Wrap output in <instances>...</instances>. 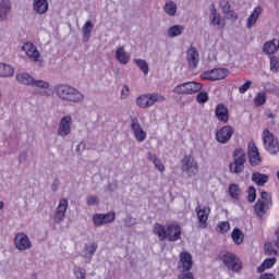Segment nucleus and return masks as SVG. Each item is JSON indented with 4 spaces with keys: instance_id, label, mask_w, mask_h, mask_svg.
<instances>
[{
    "instance_id": "46",
    "label": "nucleus",
    "mask_w": 279,
    "mask_h": 279,
    "mask_svg": "<svg viewBox=\"0 0 279 279\" xmlns=\"http://www.w3.org/2000/svg\"><path fill=\"white\" fill-rule=\"evenodd\" d=\"M260 197L262 199H264V203L266 204V208H269L270 206H272L271 194L269 192L263 191L260 193Z\"/></svg>"
},
{
    "instance_id": "28",
    "label": "nucleus",
    "mask_w": 279,
    "mask_h": 279,
    "mask_svg": "<svg viewBox=\"0 0 279 279\" xmlns=\"http://www.w3.org/2000/svg\"><path fill=\"white\" fill-rule=\"evenodd\" d=\"M252 181L257 184V186H265L269 182V177L260 172H254L252 174Z\"/></svg>"
},
{
    "instance_id": "8",
    "label": "nucleus",
    "mask_w": 279,
    "mask_h": 279,
    "mask_svg": "<svg viewBox=\"0 0 279 279\" xmlns=\"http://www.w3.org/2000/svg\"><path fill=\"white\" fill-rule=\"evenodd\" d=\"M203 85L198 82H185L173 88L174 95H197L202 90Z\"/></svg>"
},
{
    "instance_id": "19",
    "label": "nucleus",
    "mask_w": 279,
    "mask_h": 279,
    "mask_svg": "<svg viewBox=\"0 0 279 279\" xmlns=\"http://www.w3.org/2000/svg\"><path fill=\"white\" fill-rule=\"evenodd\" d=\"M59 136H69L71 134V116H64L58 129Z\"/></svg>"
},
{
    "instance_id": "30",
    "label": "nucleus",
    "mask_w": 279,
    "mask_h": 279,
    "mask_svg": "<svg viewBox=\"0 0 279 279\" xmlns=\"http://www.w3.org/2000/svg\"><path fill=\"white\" fill-rule=\"evenodd\" d=\"M116 59L120 64H128V62H130V53L125 51V48L120 47L116 51Z\"/></svg>"
},
{
    "instance_id": "54",
    "label": "nucleus",
    "mask_w": 279,
    "mask_h": 279,
    "mask_svg": "<svg viewBox=\"0 0 279 279\" xmlns=\"http://www.w3.org/2000/svg\"><path fill=\"white\" fill-rule=\"evenodd\" d=\"M134 223H136V219H134L130 216L124 219V226L126 228H132V226H134Z\"/></svg>"
},
{
    "instance_id": "14",
    "label": "nucleus",
    "mask_w": 279,
    "mask_h": 279,
    "mask_svg": "<svg viewBox=\"0 0 279 279\" xmlns=\"http://www.w3.org/2000/svg\"><path fill=\"white\" fill-rule=\"evenodd\" d=\"M131 130L134 132L135 140L138 143H143L147 138V133L141 126L138 118H131Z\"/></svg>"
},
{
    "instance_id": "18",
    "label": "nucleus",
    "mask_w": 279,
    "mask_h": 279,
    "mask_svg": "<svg viewBox=\"0 0 279 279\" xmlns=\"http://www.w3.org/2000/svg\"><path fill=\"white\" fill-rule=\"evenodd\" d=\"M216 118L221 123H228L230 121V113L228 112V107L223 104H219L216 106L215 110Z\"/></svg>"
},
{
    "instance_id": "39",
    "label": "nucleus",
    "mask_w": 279,
    "mask_h": 279,
    "mask_svg": "<svg viewBox=\"0 0 279 279\" xmlns=\"http://www.w3.org/2000/svg\"><path fill=\"white\" fill-rule=\"evenodd\" d=\"M182 32H184V27L183 26L174 25V26H171L168 29V36L170 38H175V36H180V34H182Z\"/></svg>"
},
{
    "instance_id": "62",
    "label": "nucleus",
    "mask_w": 279,
    "mask_h": 279,
    "mask_svg": "<svg viewBox=\"0 0 279 279\" xmlns=\"http://www.w3.org/2000/svg\"><path fill=\"white\" fill-rule=\"evenodd\" d=\"M38 278V276H36V275H33V279H37Z\"/></svg>"
},
{
    "instance_id": "42",
    "label": "nucleus",
    "mask_w": 279,
    "mask_h": 279,
    "mask_svg": "<svg viewBox=\"0 0 279 279\" xmlns=\"http://www.w3.org/2000/svg\"><path fill=\"white\" fill-rule=\"evenodd\" d=\"M211 25H216L218 29L226 27V19L221 15H216L215 20H209Z\"/></svg>"
},
{
    "instance_id": "57",
    "label": "nucleus",
    "mask_w": 279,
    "mask_h": 279,
    "mask_svg": "<svg viewBox=\"0 0 279 279\" xmlns=\"http://www.w3.org/2000/svg\"><path fill=\"white\" fill-rule=\"evenodd\" d=\"M128 95H130V87L124 85L121 92V99H128Z\"/></svg>"
},
{
    "instance_id": "48",
    "label": "nucleus",
    "mask_w": 279,
    "mask_h": 279,
    "mask_svg": "<svg viewBox=\"0 0 279 279\" xmlns=\"http://www.w3.org/2000/svg\"><path fill=\"white\" fill-rule=\"evenodd\" d=\"M247 202L250 204H254V202H256V187L254 186L248 187Z\"/></svg>"
},
{
    "instance_id": "41",
    "label": "nucleus",
    "mask_w": 279,
    "mask_h": 279,
    "mask_svg": "<svg viewBox=\"0 0 279 279\" xmlns=\"http://www.w3.org/2000/svg\"><path fill=\"white\" fill-rule=\"evenodd\" d=\"M66 217V211H60L58 209L54 210L53 214V223H56V226H58V223H62V221H64V218Z\"/></svg>"
},
{
    "instance_id": "37",
    "label": "nucleus",
    "mask_w": 279,
    "mask_h": 279,
    "mask_svg": "<svg viewBox=\"0 0 279 279\" xmlns=\"http://www.w3.org/2000/svg\"><path fill=\"white\" fill-rule=\"evenodd\" d=\"M265 104H267V94L260 92L255 96L254 105L256 108H260V106H265Z\"/></svg>"
},
{
    "instance_id": "47",
    "label": "nucleus",
    "mask_w": 279,
    "mask_h": 279,
    "mask_svg": "<svg viewBox=\"0 0 279 279\" xmlns=\"http://www.w3.org/2000/svg\"><path fill=\"white\" fill-rule=\"evenodd\" d=\"M150 99H151L153 106L156 102L162 104V101L167 100V98L162 94H150Z\"/></svg>"
},
{
    "instance_id": "24",
    "label": "nucleus",
    "mask_w": 279,
    "mask_h": 279,
    "mask_svg": "<svg viewBox=\"0 0 279 279\" xmlns=\"http://www.w3.org/2000/svg\"><path fill=\"white\" fill-rule=\"evenodd\" d=\"M136 106H138V108H151V106H154V102L151 101V94H145L137 97Z\"/></svg>"
},
{
    "instance_id": "23",
    "label": "nucleus",
    "mask_w": 279,
    "mask_h": 279,
    "mask_svg": "<svg viewBox=\"0 0 279 279\" xmlns=\"http://www.w3.org/2000/svg\"><path fill=\"white\" fill-rule=\"evenodd\" d=\"M264 53H267V56H274L276 51H278V39H271L264 44L263 47Z\"/></svg>"
},
{
    "instance_id": "20",
    "label": "nucleus",
    "mask_w": 279,
    "mask_h": 279,
    "mask_svg": "<svg viewBox=\"0 0 279 279\" xmlns=\"http://www.w3.org/2000/svg\"><path fill=\"white\" fill-rule=\"evenodd\" d=\"M33 10L37 14H47L49 11V2L47 0H34Z\"/></svg>"
},
{
    "instance_id": "56",
    "label": "nucleus",
    "mask_w": 279,
    "mask_h": 279,
    "mask_svg": "<svg viewBox=\"0 0 279 279\" xmlns=\"http://www.w3.org/2000/svg\"><path fill=\"white\" fill-rule=\"evenodd\" d=\"M178 279H195V277L193 276V272L182 271V274L178 276Z\"/></svg>"
},
{
    "instance_id": "25",
    "label": "nucleus",
    "mask_w": 279,
    "mask_h": 279,
    "mask_svg": "<svg viewBox=\"0 0 279 279\" xmlns=\"http://www.w3.org/2000/svg\"><path fill=\"white\" fill-rule=\"evenodd\" d=\"M147 158L150 162H153L155 169L159 171L160 173H165V165L162 161L156 156L154 153H147Z\"/></svg>"
},
{
    "instance_id": "22",
    "label": "nucleus",
    "mask_w": 279,
    "mask_h": 279,
    "mask_svg": "<svg viewBox=\"0 0 279 279\" xmlns=\"http://www.w3.org/2000/svg\"><path fill=\"white\" fill-rule=\"evenodd\" d=\"M262 14H263V8L256 7L247 19L246 27H254V25H256V21H258Z\"/></svg>"
},
{
    "instance_id": "6",
    "label": "nucleus",
    "mask_w": 279,
    "mask_h": 279,
    "mask_svg": "<svg viewBox=\"0 0 279 279\" xmlns=\"http://www.w3.org/2000/svg\"><path fill=\"white\" fill-rule=\"evenodd\" d=\"M263 145L268 154L275 156L279 151L278 137H275L274 133L269 129H265L262 134Z\"/></svg>"
},
{
    "instance_id": "49",
    "label": "nucleus",
    "mask_w": 279,
    "mask_h": 279,
    "mask_svg": "<svg viewBox=\"0 0 279 279\" xmlns=\"http://www.w3.org/2000/svg\"><path fill=\"white\" fill-rule=\"evenodd\" d=\"M31 86H35L36 88H44V89H47L49 88V83H47L46 81H43V80H34L33 78V85Z\"/></svg>"
},
{
    "instance_id": "13",
    "label": "nucleus",
    "mask_w": 279,
    "mask_h": 279,
    "mask_svg": "<svg viewBox=\"0 0 279 279\" xmlns=\"http://www.w3.org/2000/svg\"><path fill=\"white\" fill-rule=\"evenodd\" d=\"M117 219V214L114 211H109L107 214H96L93 216V223L96 227L105 226L106 223H112Z\"/></svg>"
},
{
    "instance_id": "15",
    "label": "nucleus",
    "mask_w": 279,
    "mask_h": 279,
    "mask_svg": "<svg viewBox=\"0 0 279 279\" xmlns=\"http://www.w3.org/2000/svg\"><path fill=\"white\" fill-rule=\"evenodd\" d=\"M23 51H25L26 56L32 60V62H40V52L38 48L34 46L32 43H25L22 46Z\"/></svg>"
},
{
    "instance_id": "16",
    "label": "nucleus",
    "mask_w": 279,
    "mask_h": 279,
    "mask_svg": "<svg viewBox=\"0 0 279 279\" xmlns=\"http://www.w3.org/2000/svg\"><path fill=\"white\" fill-rule=\"evenodd\" d=\"M186 57L190 69H192V71L197 69V65L199 64V51H197V48L190 46Z\"/></svg>"
},
{
    "instance_id": "31",
    "label": "nucleus",
    "mask_w": 279,
    "mask_h": 279,
    "mask_svg": "<svg viewBox=\"0 0 279 279\" xmlns=\"http://www.w3.org/2000/svg\"><path fill=\"white\" fill-rule=\"evenodd\" d=\"M231 239L235 245H241L243 243V240L245 239V235L243 234V231L239 228H234L231 233Z\"/></svg>"
},
{
    "instance_id": "36",
    "label": "nucleus",
    "mask_w": 279,
    "mask_h": 279,
    "mask_svg": "<svg viewBox=\"0 0 279 279\" xmlns=\"http://www.w3.org/2000/svg\"><path fill=\"white\" fill-rule=\"evenodd\" d=\"M83 40L86 43L87 40H90V33L93 32V22L87 21L83 28Z\"/></svg>"
},
{
    "instance_id": "64",
    "label": "nucleus",
    "mask_w": 279,
    "mask_h": 279,
    "mask_svg": "<svg viewBox=\"0 0 279 279\" xmlns=\"http://www.w3.org/2000/svg\"><path fill=\"white\" fill-rule=\"evenodd\" d=\"M0 97H1V92H0Z\"/></svg>"
},
{
    "instance_id": "55",
    "label": "nucleus",
    "mask_w": 279,
    "mask_h": 279,
    "mask_svg": "<svg viewBox=\"0 0 279 279\" xmlns=\"http://www.w3.org/2000/svg\"><path fill=\"white\" fill-rule=\"evenodd\" d=\"M217 9L215 8V4H211L210 7V14H209V21H214L215 22V19H217Z\"/></svg>"
},
{
    "instance_id": "35",
    "label": "nucleus",
    "mask_w": 279,
    "mask_h": 279,
    "mask_svg": "<svg viewBox=\"0 0 279 279\" xmlns=\"http://www.w3.org/2000/svg\"><path fill=\"white\" fill-rule=\"evenodd\" d=\"M228 193L232 199H239L241 197V189L239 187V184L232 183L229 185Z\"/></svg>"
},
{
    "instance_id": "7",
    "label": "nucleus",
    "mask_w": 279,
    "mask_h": 279,
    "mask_svg": "<svg viewBox=\"0 0 279 279\" xmlns=\"http://www.w3.org/2000/svg\"><path fill=\"white\" fill-rule=\"evenodd\" d=\"M181 171L186 173L187 178H193L199 173V165L193 155H185L181 160Z\"/></svg>"
},
{
    "instance_id": "4",
    "label": "nucleus",
    "mask_w": 279,
    "mask_h": 279,
    "mask_svg": "<svg viewBox=\"0 0 279 279\" xmlns=\"http://www.w3.org/2000/svg\"><path fill=\"white\" fill-rule=\"evenodd\" d=\"M220 260L223 263L225 267L233 271V274H241V271H243V262L241 257H238L234 253H225L220 256Z\"/></svg>"
},
{
    "instance_id": "29",
    "label": "nucleus",
    "mask_w": 279,
    "mask_h": 279,
    "mask_svg": "<svg viewBox=\"0 0 279 279\" xmlns=\"http://www.w3.org/2000/svg\"><path fill=\"white\" fill-rule=\"evenodd\" d=\"M276 263H278V259L276 257L264 259L263 263L258 266L257 272L263 274V271H266V269H271V267H274Z\"/></svg>"
},
{
    "instance_id": "43",
    "label": "nucleus",
    "mask_w": 279,
    "mask_h": 279,
    "mask_svg": "<svg viewBox=\"0 0 279 279\" xmlns=\"http://www.w3.org/2000/svg\"><path fill=\"white\" fill-rule=\"evenodd\" d=\"M270 71L279 73V59L276 56H270Z\"/></svg>"
},
{
    "instance_id": "12",
    "label": "nucleus",
    "mask_w": 279,
    "mask_h": 279,
    "mask_svg": "<svg viewBox=\"0 0 279 279\" xmlns=\"http://www.w3.org/2000/svg\"><path fill=\"white\" fill-rule=\"evenodd\" d=\"M195 213L198 219V228H208V217H210V207L196 206Z\"/></svg>"
},
{
    "instance_id": "34",
    "label": "nucleus",
    "mask_w": 279,
    "mask_h": 279,
    "mask_svg": "<svg viewBox=\"0 0 279 279\" xmlns=\"http://www.w3.org/2000/svg\"><path fill=\"white\" fill-rule=\"evenodd\" d=\"M265 208H267V203H265V201L263 199H257V202L254 205V211L256 213V215L263 217V215L267 213L265 211Z\"/></svg>"
},
{
    "instance_id": "3",
    "label": "nucleus",
    "mask_w": 279,
    "mask_h": 279,
    "mask_svg": "<svg viewBox=\"0 0 279 279\" xmlns=\"http://www.w3.org/2000/svg\"><path fill=\"white\" fill-rule=\"evenodd\" d=\"M245 162H247L245 150L236 148L233 151V162L229 165V171L236 175H239V173H243V171H245Z\"/></svg>"
},
{
    "instance_id": "32",
    "label": "nucleus",
    "mask_w": 279,
    "mask_h": 279,
    "mask_svg": "<svg viewBox=\"0 0 279 279\" xmlns=\"http://www.w3.org/2000/svg\"><path fill=\"white\" fill-rule=\"evenodd\" d=\"M97 243L92 244H85L84 252H85V258H88L89 260H93V256H95V252H97Z\"/></svg>"
},
{
    "instance_id": "33",
    "label": "nucleus",
    "mask_w": 279,
    "mask_h": 279,
    "mask_svg": "<svg viewBox=\"0 0 279 279\" xmlns=\"http://www.w3.org/2000/svg\"><path fill=\"white\" fill-rule=\"evenodd\" d=\"M12 75H14V68L0 63V77H12Z\"/></svg>"
},
{
    "instance_id": "63",
    "label": "nucleus",
    "mask_w": 279,
    "mask_h": 279,
    "mask_svg": "<svg viewBox=\"0 0 279 279\" xmlns=\"http://www.w3.org/2000/svg\"><path fill=\"white\" fill-rule=\"evenodd\" d=\"M277 95H278V97H279V90L277 92Z\"/></svg>"
},
{
    "instance_id": "27",
    "label": "nucleus",
    "mask_w": 279,
    "mask_h": 279,
    "mask_svg": "<svg viewBox=\"0 0 279 279\" xmlns=\"http://www.w3.org/2000/svg\"><path fill=\"white\" fill-rule=\"evenodd\" d=\"M16 82H19V84H23L24 86H32L34 83V77L26 72H20L16 74Z\"/></svg>"
},
{
    "instance_id": "40",
    "label": "nucleus",
    "mask_w": 279,
    "mask_h": 279,
    "mask_svg": "<svg viewBox=\"0 0 279 279\" xmlns=\"http://www.w3.org/2000/svg\"><path fill=\"white\" fill-rule=\"evenodd\" d=\"M135 64H137L138 69L144 73V75H149V65L147 64V61L143 59H135Z\"/></svg>"
},
{
    "instance_id": "38",
    "label": "nucleus",
    "mask_w": 279,
    "mask_h": 279,
    "mask_svg": "<svg viewBox=\"0 0 279 279\" xmlns=\"http://www.w3.org/2000/svg\"><path fill=\"white\" fill-rule=\"evenodd\" d=\"M165 12L166 14H169V16H175V13L178 12V4L173 1H168L165 5Z\"/></svg>"
},
{
    "instance_id": "45",
    "label": "nucleus",
    "mask_w": 279,
    "mask_h": 279,
    "mask_svg": "<svg viewBox=\"0 0 279 279\" xmlns=\"http://www.w3.org/2000/svg\"><path fill=\"white\" fill-rule=\"evenodd\" d=\"M56 210L66 213V210H69V199L61 198L59 201V204H58Z\"/></svg>"
},
{
    "instance_id": "61",
    "label": "nucleus",
    "mask_w": 279,
    "mask_h": 279,
    "mask_svg": "<svg viewBox=\"0 0 279 279\" xmlns=\"http://www.w3.org/2000/svg\"><path fill=\"white\" fill-rule=\"evenodd\" d=\"M3 206H5V204L0 201V210H2Z\"/></svg>"
},
{
    "instance_id": "50",
    "label": "nucleus",
    "mask_w": 279,
    "mask_h": 279,
    "mask_svg": "<svg viewBox=\"0 0 279 279\" xmlns=\"http://www.w3.org/2000/svg\"><path fill=\"white\" fill-rule=\"evenodd\" d=\"M208 99H209V97H208V93L207 92H201L196 96V101L198 104H206L208 101Z\"/></svg>"
},
{
    "instance_id": "17",
    "label": "nucleus",
    "mask_w": 279,
    "mask_h": 279,
    "mask_svg": "<svg viewBox=\"0 0 279 279\" xmlns=\"http://www.w3.org/2000/svg\"><path fill=\"white\" fill-rule=\"evenodd\" d=\"M193 267V257L189 252H182L180 255L179 268L183 269L182 271H191Z\"/></svg>"
},
{
    "instance_id": "44",
    "label": "nucleus",
    "mask_w": 279,
    "mask_h": 279,
    "mask_svg": "<svg viewBox=\"0 0 279 279\" xmlns=\"http://www.w3.org/2000/svg\"><path fill=\"white\" fill-rule=\"evenodd\" d=\"M217 232H220V234H226L230 230V222L222 221L219 222L216 227Z\"/></svg>"
},
{
    "instance_id": "53",
    "label": "nucleus",
    "mask_w": 279,
    "mask_h": 279,
    "mask_svg": "<svg viewBox=\"0 0 279 279\" xmlns=\"http://www.w3.org/2000/svg\"><path fill=\"white\" fill-rule=\"evenodd\" d=\"M99 204V198L97 196H89L87 198V206H97Z\"/></svg>"
},
{
    "instance_id": "58",
    "label": "nucleus",
    "mask_w": 279,
    "mask_h": 279,
    "mask_svg": "<svg viewBox=\"0 0 279 279\" xmlns=\"http://www.w3.org/2000/svg\"><path fill=\"white\" fill-rule=\"evenodd\" d=\"M259 279H276V275L269 274V272H265V274H262L259 276Z\"/></svg>"
},
{
    "instance_id": "2",
    "label": "nucleus",
    "mask_w": 279,
    "mask_h": 279,
    "mask_svg": "<svg viewBox=\"0 0 279 279\" xmlns=\"http://www.w3.org/2000/svg\"><path fill=\"white\" fill-rule=\"evenodd\" d=\"M56 94L63 101H71L72 104H80V101L84 100V94L71 85H58L56 87Z\"/></svg>"
},
{
    "instance_id": "21",
    "label": "nucleus",
    "mask_w": 279,
    "mask_h": 279,
    "mask_svg": "<svg viewBox=\"0 0 279 279\" xmlns=\"http://www.w3.org/2000/svg\"><path fill=\"white\" fill-rule=\"evenodd\" d=\"M12 10V2L10 0H1L0 1V21H7L8 14H10Z\"/></svg>"
},
{
    "instance_id": "51",
    "label": "nucleus",
    "mask_w": 279,
    "mask_h": 279,
    "mask_svg": "<svg viewBox=\"0 0 279 279\" xmlns=\"http://www.w3.org/2000/svg\"><path fill=\"white\" fill-rule=\"evenodd\" d=\"M74 276H76V279H86V270L82 267H75Z\"/></svg>"
},
{
    "instance_id": "11",
    "label": "nucleus",
    "mask_w": 279,
    "mask_h": 279,
    "mask_svg": "<svg viewBox=\"0 0 279 279\" xmlns=\"http://www.w3.org/2000/svg\"><path fill=\"white\" fill-rule=\"evenodd\" d=\"M247 154L251 167H258V165L263 162V159H260V153L258 151V147H256V143H248Z\"/></svg>"
},
{
    "instance_id": "59",
    "label": "nucleus",
    "mask_w": 279,
    "mask_h": 279,
    "mask_svg": "<svg viewBox=\"0 0 279 279\" xmlns=\"http://www.w3.org/2000/svg\"><path fill=\"white\" fill-rule=\"evenodd\" d=\"M58 186H60V180L56 179L51 184V190L58 191Z\"/></svg>"
},
{
    "instance_id": "1",
    "label": "nucleus",
    "mask_w": 279,
    "mask_h": 279,
    "mask_svg": "<svg viewBox=\"0 0 279 279\" xmlns=\"http://www.w3.org/2000/svg\"><path fill=\"white\" fill-rule=\"evenodd\" d=\"M153 232L158 236L159 241H169L175 243L182 239V228L178 223H170L167 227L160 222H156L153 227Z\"/></svg>"
},
{
    "instance_id": "10",
    "label": "nucleus",
    "mask_w": 279,
    "mask_h": 279,
    "mask_svg": "<svg viewBox=\"0 0 279 279\" xmlns=\"http://www.w3.org/2000/svg\"><path fill=\"white\" fill-rule=\"evenodd\" d=\"M232 136H234V128L230 125L222 126L220 130L216 131V141L217 143H221V145L230 143Z\"/></svg>"
},
{
    "instance_id": "52",
    "label": "nucleus",
    "mask_w": 279,
    "mask_h": 279,
    "mask_svg": "<svg viewBox=\"0 0 279 279\" xmlns=\"http://www.w3.org/2000/svg\"><path fill=\"white\" fill-rule=\"evenodd\" d=\"M248 88H252V81L247 80L242 86L239 87V94L245 95Z\"/></svg>"
},
{
    "instance_id": "26",
    "label": "nucleus",
    "mask_w": 279,
    "mask_h": 279,
    "mask_svg": "<svg viewBox=\"0 0 279 279\" xmlns=\"http://www.w3.org/2000/svg\"><path fill=\"white\" fill-rule=\"evenodd\" d=\"M220 8L227 19H236V13L232 11V7H230V2L228 0H221Z\"/></svg>"
},
{
    "instance_id": "5",
    "label": "nucleus",
    "mask_w": 279,
    "mask_h": 279,
    "mask_svg": "<svg viewBox=\"0 0 279 279\" xmlns=\"http://www.w3.org/2000/svg\"><path fill=\"white\" fill-rule=\"evenodd\" d=\"M230 75V70L226 68H214L211 70H206L199 74L201 80L204 82H220V80H226Z\"/></svg>"
},
{
    "instance_id": "60",
    "label": "nucleus",
    "mask_w": 279,
    "mask_h": 279,
    "mask_svg": "<svg viewBox=\"0 0 279 279\" xmlns=\"http://www.w3.org/2000/svg\"><path fill=\"white\" fill-rule=\"evenodd\" d=\"M267 119H274V113L271 111H268L266 113Z\"/></svg>"
},
{
    "instance_id": "9",
    "label": "nucleus",
    "mask_w": 279,
    "mask_h": 279,
    "mask_svg": "<svg viewBox=\"0 0 279 279\" xmlns=\"http://www.w3.org/2000/svg\"><path fill=\"white\" fill-rule=\"evenodd\" d=\"M14 245L15 250H19V252H27V250H32V247H34V244L32 243V240H29V236L23 232H19L15 234Z\"/></svg>"
}]
</instances>
